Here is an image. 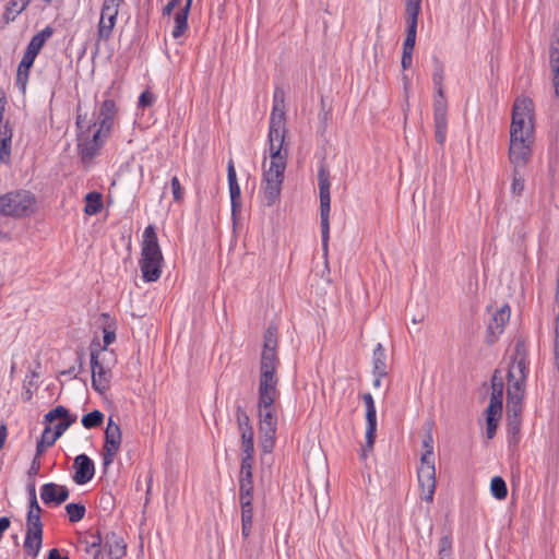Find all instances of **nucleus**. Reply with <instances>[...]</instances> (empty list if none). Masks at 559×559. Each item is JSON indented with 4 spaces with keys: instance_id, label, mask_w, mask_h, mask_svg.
Segmentation results:
<instances>
[{
    "instance_id": "f257e3e1",
    "label": "nucleus",
    "mask_w": 559,
    "mask_h": 559,
    "mask_svg": "<svg viewBox=\"0 0 559 559\" xmlns=\"http://www.w3.org/2000/svg\"><path fill=\"white\" fill-rule=\"evenodd\" d=\"M534 103L528 97H516L512 106L509 160L513 168L525 167L532 158L534 143Z\"/></svg>"
},
{
    "instance_id": "f03ea898",
    "label": "nucleus",
    "mask_w": 559,
    "mask_h": 559,
    "mask_svg": "<svg viewBox=\"0 0 559 559\" xmlns=\"http://www.w3.org/2000/svg\"><path fill=\"white\" fill-rule=\"evenodd\" d=\"M139 264L142 273V280L145 283H153L159 280L164 264V257L158 243L156 227L154 225H147L144 229Z\"/></svg>"
},
{
    "instance_id": "7ed1b4c3",
    "label": "nucleus",
    "mask_w": 559,
    "mask_h": 559,
    "mask_svg": "<svg viewBox=\"0 0 559 559\" xmlns=\"http://www.w3.org/2000/svg\"><path fill=\"white\" fill-rule=\"evenodd\" d=\"M286 115L285 110L278 109L275 106L272 109L269 123V142H270V166L267 169L285 170L287 164V150L283 151V145L286 136L285 128Z\"/></svg>"
},
{
    "instance_id": "20e7f679",
    "label": "nucleus",
    "mask_w": 559,
    "mask_h": 559,
    "mask_svg": "<svg viewBox=\"0 0 559 559\" xmlns=\"http://www.w3.org/2000/svg\"><path fill=\"white\" fill-rule=\"evenodd\" d=\"M277 347L278 328L275 323H271L263 334L259 381H280L277 377V368L280 366Z\"/></svg>"
},
{
    "instance_id": "39448f33",
    "label": "nucleus",
    "mask_w": 559,
    "mask_h": 559,
    "mask_svg": "<svg viewBox=\"0 0 559 559\" xmlns=\"http://www.w3.org/2000/svg\"><path fill=\"white\" fill-rule=\"evenodd\" d=\"M318 185L320 194V226H321V241L324 255L329 251L330 239V211H331V182L330 169L328 167L325 157L319 163L318 167Z\"/></svg>"
},
{
    "instance_id": "423d86ee",
    "label": "nucleus",
    "mask_w": 559,
    "mask_h": 559,
    "mask_svg": "<svg viewBox=\"0 0 559 559\" xmlns=\"http://www.w3.org/2000/svg\"><path fill=\"white\" fill-rule=\"evenodd\" d=\"M36 197L28 190H14L0 195V215L23 218L35 211Z\"/></svg>"
},
{
    "instance_id": "0eeeda50",
    "label": "nucleus",
    "mask_w": 559,
    "mask_h": 559,
    "mask_svg": "<svg viewBox=\"0 0 559 559\" xmlns=\"http://www.w3.org/2000/svg\"><path fill=\"white\" fill-rule=\"evenodd\" d=\"M278 381H259L258 416L259 427H277L275 401L280 396Z\"/></svg>"
},
{
    "instance_id": "6e6552de",
    "label": "nucleus",
    "mask_w": 559,
    "mask_h": 559,
    "mask_svg": "<svg viewBox=\"0 0 559 559\" xmlns=\"http://www.w3.org/2000/svg\"><path fill=\"white\" fill-rule=\"evenodd\" d=\"M109 135V133L97 128L91 133L90 130L76 132L78 155L84 168H90L94 159L100 155L102 148Z\"/></svg>"
},
{
    "instance_id": "1a4fd4ad",
    "label": "nucleus",
    "mask_w": 559,
    "mask_h": 559,
    "mask_svg": "<svg viewBox=\"0 0 559 559\" xmlns=\"http://www.w3.org/2000/svg\"><path fill=\"white\" fill-rule=\"evenodd\" d=\"M527 365L526 342L524 338H518L515 341L511 366L507 374L510 384H518L521 388H525L528 373Z\"/></svg>"
},
{
    "instance_id": "9d476101",
    "label": "nucleus",
    "mask_w": 559,
    "mask_h": 559,
    "mask_svg": "<svg viewBox=\"0 0 559 559\" xmlns=\"http://www.w3.org/2000/svg\"><path fill=\"white\" fill-rule=\"evenodd\" d=\"M122 442V431L118 423L109 416L107 426L104 431L103 445V471L107 472L108 467L114 463L115 456L120 450Z\"/></svg>"
},
{
    "instance_id": "9b49d317",
    "label": "nucleus",
    "mask_w": 559,
    "mask_h": 559,
    "mask_svg": "<svg viewBox=\"0 0 559 559\" xmlns=\"http://www.w3.org/2000/svg\"><path fill=\"white\" fill-rule=\"evenodd\" d=\"M448 100L443 88L435 91L433 96V122H435V138L441 146L447 139L448 130Z\"/></svg>"
},
{
    "instance_id": "f8f14e48",
    "label": "nucleus",
    "mask_w": 559,
    "mask_h": 559,
    "mask_svg": "<svg viewBox=\"0 0 559 559\" xmlns=\"http://www.w3.org/2000/svg\"><path fill=\"white\" fill-rule=\"evenodd\" d=\"M43 545V522L40 515L26 514V534L24 552L33 558L37 557Z\"/></svg>"
},
{
    "instance_id": "ddd939ff",
    "label": "nucleus",
    "mask_w": 559,
    "mask_h": 559,
    "mask_svg": "<svg viewBox=\"0 0 559 559\" xmlns=\"http://www.w3.org/2000/svg\"><path fill=\"white\" fill-rule=\"evenodd\" d=\"M285 170L264 169L262 174V189L265 205L272 206L281 195Z\"/></svg>"
},
{
    "instance_id": "4468645a",
    "label": "nucleus",
    "mask_w": 559,
    "mask_h": 559,
    "mask_svg": "<svg viewBox=\"0 0 559 559\" xmlns=\"http://www.w3.org/2000/svg\"><path fill=\"white\" fill-rule=\"evenodd\" d=\"M362 401L366 406V444L361 449V457L367 456V451L373 449L377 438V409L371 393H364Z\"/></svg>"
},
{
    "instance_id": "2eb2a0df",
    "label": "nucleus",
    "mask_w": 559,
    "mask_h": 559,
    "mask_svg": "<svg viewBox=\"0 0 559 559\" xmlns=\"http://www.w3.org/2000/svg\"><path fill=\"white\" fill-rule=\"evenodd\" d=\"M120 2L116 0H104L100 20L98 23L99 38L109 39L116 25Z\"/></svg>"
},
{
    "instance_id": "dca6fc26",
    "label": "nucleus",
    "mask_w": 559,
    "mask_h": 559,
    "mask_svg": "<svg viewBox=\"0 0 559 559\" xmlns=\"http://www.w3.org/2000/svg\"><path fill=\"white\" fill-rule=\"evenodd\" d=\"M510 306L506 304L492 314L486 331V343L488 345L491 346L499 340V336L504 331L506 324L510 320Z\"/></svg>"
},
{
    "instance_id": "f3484780",
    "label": "nucleus",
    "mask_w": 559,
    "mask_h": 559,
    "mask_svg": "<svg viewBox=\"0 0 559 559\" xmlns=\"http://www.w3.org/2000/svg\"><path fill=\"white\" fill-rule=\"evenodd\" d=\"M72 467L74 469L72 479L76 485H85L95 476V463L85 453L74 457Z\"/></svg>"
},
{
    "instance_id": "a211bd4d",
    "label": "nucleus",
    "mask_w": 559,
    "mask_h": 559,
    "mask_svg": "<svg viewBox=\"0 0 559 559\" xmlns=\"http://www.w3.org/2000/svg\"><path fill=\"white\" fill-rule=\"evenodd\" d=\"M253 464L240 463L239 472V502L240 506L252 504L253 501Z\"/></svg>"
},
{
    "instance_id": "6ab92c4d",
    "label": "nucleus",
    "mask_w": 559,
    "mask_h": 559,
    "mask_svg": "<svg viewBox=\"0 0 559 559\" xmlns=\"http://www.w3.org/2000/svg\"><path fill=\"white\" fill-rule=\"evenodd\" d=\"M90 366L92 371V388L97 393H105L110 386V380L112 377L111 370L105 368V366L96 359L95 356L90 357Z\"/></svg>"
},
{
    "instance_id": "aec40b11",
    "label": "nucleus",
    "mask_w": 559,
    "mask_h": 559,
    "mask_svg": "<svg viewBox=\"0 0 559 559\" xmlns=\"http://www.w3.org/2000/svg\"><path fill=\"white\" fill-rule=\"evenodd\" d=\"M103 538L100 532L87 531L79 537L78 549L91 555L93 559H105L103 554Z\"/></svg>"
},
{
    "instance_id": "412c9836",
    "label": "nucleus",
    "mask_w": 559,
    "mask_h": 559,
    "mask_svg": "<svg viewBox=\"0 0 559 559\" xmlns=\"http://www.w3.org/2000/svg\"><path fill=\"white\" fill-rule=\"evenodd\" d=\"M70 490L64 485L46 483L40 488V498L48 506H60L68 500Z\"/></svg>"
},
{
    "instance_id": "4be33fe9",
    "label": "nucleus",
    "mask_w": 559,
    "mask_h": 559,
    "mask_svg": "<svg viewBox=\"0 0 559 559\" xmlns=\"http://www.w3.org/2000/svg\"><path fill=\"white\" fill-rule=\"evenodd\" d=\"M490 382H491V394H490L489 405L485 409V413L502 414L504 383H503L502 378L499 376L498 369L495 370Z\"/></svg>"
},
{
    "instance_id": "5701e85b",
    "label": "nucleus",
    "mask_w": 559,
    "mask_h": 559,
    "mask_svg": "<svg viewBox=\"0 0 559 559\" xmlns=\"http://www.w3.org/2000/svg\"><path fill=\"white\" fill-rule=\"evenodd\" d=\"M116 115L117 107L115 100L105 99L99 107L96 120L93 121V126H98L97 129H102V131L110 134Z\"/></svg>"
},
{
    "instance_id": "b1692460",
    "label": "nucleus",
    "mask_w": 559,
    "mask_h": 559,
    "mask_svg": "<svg viewBox=\"0 0 559 559\" xmlns=\"http://www.w3.org/2000/svg\"><path fill=\"white\" fill-rule=\"evenodd\" d=\"M227 180L231 204V216L235 218L241 210V190L237 180V174L233 159H230L227 164Z\"/></svg>"
},
{
    "instance_id": "393cba45",
    "label": "nucleus",
    "mask_w": 559,
    "mask_h": 559,
    "mask_svg": "<svg viewBox=\"0 0 559 559\" xmlns=\"http://www.w3.org/2000/svg\"><path fill=\"white\" fill-rule=\"evenodd\" d=\"M103 549H105L110 559H121L127 554V545L121 536L115 532L106 533L103 538Z\"/></svg>"
},
{
    "instance_id": "a878e982",
    "label": "nucleus",
    "mask_w": 559,
    "mask_h": 559,
    "mask_svg": "<svg viewBox=\"0 0 559 559\" xmlns=\"http://www.w3.org/2000/svg\"><path fill=\"white\" fill-rule=\"evenodd\" d=\"M525 388L510 384L507 392V414L522 415Z\"/></svg>"
},
{
    "instance_id": "bb28decb",
    "label": "nucleus",
    "mask_w": 559,
    "mask_h": 559,
    "mask_svg": "<svg viewBox=\"0 0 559 559\" xmlns=\"http://www.w3.org/2000/svg\"><path fill=\"white\" fill-rule=\"evenodd\" d=\"M421 0H405L406 34L417 35Z\"/></svg>"
},
{
    "instance_id": "cd10ccee",
    "label": "nucleus",
    "mask_w": 559,
    "mask_h": 559,
    "mask_svg": "<svg viewBox=\"0 0 559 559\" xmlns=\"http://www.w3.org/2000/svg\"><path fill=\"white\" fill-rule=\"evenodd\" d=\"M549 63L552 71L555 96L559 98V37L550 44Z\"/></svg>"
},
{
    "instance_id": "c85d7f7f",
    "label": "nucleus",
    "mask_w": 559,
    "mask_h": 559,
    "mask_svg": "<svg viewBox=\"0 0 559 559\" xmlns=\"http://www.w3.org/2000/svg\"><path fill=\"white\" fill-rule=\"evenodd\" d=\"M522 415L507 414V431L509 447H516L520 442Z\"/></svg>"
},
{
    "instance_id": "c756f323",
    "label": "nucleus",
    "mask_w": 559,
    "mask_h": 559,
    "mask_svg": "<svg viewBox=\"0 0 559 559\" xmlns=\"http://www.w3.org/2000/svg\"><path fill=\"white\" fill-rule=\"evenodd\" d=\"M13 130L9 122L3 126V131L0 136V163L9 164L11 155Z\"/></svg>"
},
{
    "instance_id": "7c9ffc66",
    "label": "nucleus",
    "mask_w": 559,
    "mask_h": 559,
    "mask_svg": "<svg viewBox=\"0 0 559 559\" xmlns=\"http://www.w3.org/2000/svg\"><path fill=\"white\" fill-rule=\"evenodd\" d=\"M277 427H259L260 448L263 453H271L276 442Z\"/></svg>"
},
{
    "instance_id": "2f4dec72",
    "label": "nucleus",
    "mask_w": 559,
    "mask_h": 559,
    "mask_svg": "<svg viewBox=\"0 0 559 559\" xmlns=\"http://www.w3.org/2000/svg\"><path fill=\"white\" fill-rule=\"evenodd\" d=\"M53 32L55 29L50 25H47L31 38L26 49L39 55L46 41L53 35Z\"/></svg>"
},
{
    "instance_id": "473e14b6",
    "label": "nucleus",
    "mask_w": 559,
    "mask_h": 559,
    "mask_svg": "<svg viewBox=\"0 0 559 559\" xmlns=\"http://www.w3.org/2000/svg\"><path fill=\"white\" fill-rule=\"evenodd\" d=\"M84 202V213L90 216L98 214L104 207L103 195L97 191L86 193Z\"/></svg>"
},
{
    "instance_id": "72a5a7b5",
    "label": "nucleus",
    "mask_w": 559,
    "mask_h": 559,
    "mask_svg": "<svg viewBox=\"0 0 559 559\" xmlns=\"http://www.w3.org/2000/svg\"><path fill=\"white\" fill-rule=\"evenodd\" d=\"M416 45V35L406 34L403 41V52L401 59V66L403 70H407L412 67L413 62V51Z\"/></svg>"
},
{
    "instance_id": "f704fd0d",
    "label": "nucleus",
    "mask_w": 559,
    "mask_h": 559,
    "mask_svg": "<svg viewBox=\"0 0 559 559\" xmlns=\"http://www.w3.org/2000/svg\"><path fill=\"white\" fill-rule=\"evenodd\" d=\"M385 359H386L385 349L381 343H378L377 346L374 347L373 354H372V365H373L372 373L373 374H379V376L388 374Z\"/></svg>"
},
{
    "instance_id": "c9c22d12",
    "label": "nucleus",
    "mask_w": 559,
    "mask_h": 559,
    "mask_svg": "<svg viewBox=\"0 0 559 559\" xmlns=\"http://www.w3.org/2000/svg\"><path fill=\"white\" fill-rule=\"evenodd\" d=\"M453 555V538L452 532L443 531V535L440 538L438 559H452Z\"/></svg>"
},
{
    "instance_id": "e433bc0d",
    "label": "nucleus",
    "mask_w": 559,
    "mask_h": 559,
    "mask_svg": "<svg viewBox=\"0 0 559 559\" xmlns=\"http://www.w3.org/2000/svg\"><path fill=\"white\" fill-rule=\"evenodd\" d=\"M74 417H78V416L75 414H71L70 411L66 406L58 405V406L53 407L52 409H50L44 416V423L46 425L50 426V424L57 419H59V421H60V420H68L69 418H74Z\"/></svg>"
},
{
    "instance_id": "4c0bfd02",
    "label": "nucleus",
    "mask_w": 559,
    "mask_h": 559,
    "mask_svg": "<svg viewBox=\"0 0 559 559\" xmlns=\"http://www.w3.org/2000/svg\"><path fill=\"white\" fill-rule=\"evenodd\" d=\"M241 507V536L247 539L252 531L253 504Z\"/></svg>"
},
{
    "instance_id": "58836bf2",
    "label": "nucleus",
    "mask_w": 559,
    "mask_h": 559,
    "mask_svg": "<svg viewBox=\"0 0 559 559\" xmlns=\"http://www.w3.org/2000/svg\"><path fill=\"white\" fill-rule=\"evenodd\" d=\"M100 317L106 322V325L103 328V349H107L116 341V323L110 320L108 313H102Z\"/></svg>"
},
{
    "instance_id": "ea45409f",
    "label": "nucleus",
    "mask_w": 559,
    "mask_h": 559,
    "mask_svg": "<svg viewBox=\"0 0 559 559\" xmlns=\"http://www.w3.org/2000/svg\"><path fill=\"white\" fill-rule=\"evenodd\" d=\"M188 16H189V13L186 10H179L175 14V26H174V29L171 32V36L175 39L180 38L186 33V31L188 29V27H189V25H188Z\"/></svg>"
},
{
    "instance_id": "a19ab883",
    "label": "nucleus",
    "mask_w": 559,
    "mask_h": 559,
    "mask_svg": "<svg viewBox=\"0 0 559 559\" xmlns=\"http://www.w3.org/2000/svg\"><path fill=\"white\" fill-rule=\"evenodd\" d=\"M105 419L104 413L98 409H94L82 416L81 423L85 429H95L103 425Z\"/></svg>"
},
{
    "instance_id": "79ce46f5",
    "label": "nucleus",
    "mask_w": 559,
    "mask_h": 559,
    "mask_svg": "<svg viewBox=\"0 0 559 559\" xmlns=\"http://www.w3.org/2000/svg\"><path fill=\"white\" fill-rule=\"evenodd\" d=\"M32 68H33V66L24 64V63H19V66H17L15 84L23 95H25V93H26L27 83H28Z\"/></svg>"
},
{
    "instance_id": "37998d69",
    "label": "nucleus",
    "mask_w": 559,
    "mask_h": 559,
    "mask_svg": "<svg viewBox=\"0 0 559 559\" xmlns=\"http://www.w3.org/2000/svg\"><path fill=\"white\" fill-rule=\"evenodd\" d=\"M490 492L497 500H504L508 496L506 480L501 476H493L490 480Z\"/></svg>"
},
{
    "instance_id": "c03bdc74",
    "label": "nucleus",
    "mask_w": 559,
    "mask_h": 559,
    "mask_svg": "<svg viewBox=\"0 0 559 559\" xmlns=\"http://www.w3.org/2000/svg\"><path fill=\"white\" fill-rule=\"evenodd\" d=\"M66 511L71 523L80 522L86 513V508L81 502H70L66 506Z\"/></svg>"
},
{
    "instance_id": "a18cd8bd",
    "label": "nucleus",
    "mask_w": 559,
    "mask_h": 559,
    "mask_svg": "<svg viewBox=\"0 0 559 559\" xmlns=\"http://www.w3.org/2000/svg\"><path fill=\"white\" fill-rule=\"evenodd\" d=\"M417 477L419 485L436 484V467L435 465L419 466L417 471Z\"/></svg>"
},
{
    "instance_id": "49530a36",
    "label": "nucleus",
    "mask_w": 559,
    "mask_h": 559,
    "mask_svg": "<svg viewBox=\"0 0 559 559\" xmlns=\"http://www.w3.org/2000/svg\"><path fill=\"white\" fill-rule=\"evenodd\" d=\"M432 64H433V73H432V82L435 86V91H439V88H443V80H444V64L443 62L437 57H432Z\"/></svg>"
},
{
    "instance_id": "de8ad7c7",
    "label": "nucleus",
    "mask_w": 559,
    "mask_h": 559,
    "mask_svg": "<svg viewBox=\"0 0 559 559\" xmlns=\"http://www.w3.org/2000/svg\"><path fill=\"white\" fill-rule=\"evenodd\" d=\"M50 433L51 427L46 425L40 438L36 443V456H41L47 448L55 444L56 441H52V436H50Z\"/></svg>"
},
{
    "instance_id": "09e8293b",
    "label": "nucleus",
    "mask_w": 559,
    "mask_h": 559,
    "mask_svg": "<svg viewBox=\"0 0 559 559\" xmlns=\"http://www.w3.org/2000/svg\"><path fill=\"white\" fill-rule=\"evenodd\" d=\"M486 416V436L488 439H492L499 426V421L502 417V414H491L485 413Z\"/></svg>"
},
{
    "instance_id": "8fccbe9b",
    "label": "nucleus",
    "mask_w": 559,
    "mask_h": 559,
    "mask_svg": "<svg viewBox=\"0 0 559 559\" xmlns=\"http://www.w3.org/2000/svg\"><path fill=\"white\" fill-rule=\"evenodd\" d=\"M525 188V180L520 171V168H513L512 170V185L511 192L514 195H521Z\"/></svg>"
},
{
    "instance_id": "3c124183",
    "label": "nucleus",
    "mask_w": 559,
    "mask_h": 559,
    "mask_svg": "<svg viewBox=\"0 0 559 559\" xmlns=\"http://www.w3.org/2000/svg\"><path fill=\"white\" fill-rule=\"evenodd\" d=\"M241 462L253 464L254 460V440H241Z\"/></svg>"
},
{
    "instance_id": "603ef678",
    "label": "nucleus",
    "mask_w": 559,
    "mask_h": 559,
    "mask_svg": "<svg viewBox=\"0 0 559 559\" xmlns=\"http://www.w3.org/2000/svg\"><path fill=\"white\" fill-rule=\"evenodd\" d=\"M236 419L239 431L246 430L248 428H252L250 423V418L241 405L236 406Z\"/></svg>"
},
{
    "instance_id": "864d4df0",
    "label": "nucleus",
    "mask_w": 559,
    "mask_h": 559,
    "mask_svg": "<svg viewBox=\"0 0 559 559\" xmlns=\"http://www.w3.org/2000/svg\"><path fill=\"white\" fill-rule=\"evenodd\" d=\"M78 417L69 418L68 420H60L55 425L53 430L51 429L50 436H52V441H57L66 430L76 421Z\"/></svg>"
},
{
    "instance_id": "5fc2aeb1",
    "label": "nucleus",
    "mask_w": 559,
    "mask_h": 559,
    "mask_svg": "<svg viewBox=\"0 0 559 559\" xmlns=\"http://www.w3.org/2000/svg\"><path fill=\"white\" fill-rule=\"evenodd\" d=\"M75 127L76 132H84L85 130H90V133L93 131V128L97 126H93V122H86V115L81 112V106H78L76 117H75Z\"/></svg>"
},
{
    "instance_id": "6e6d98bb",
    "label": "nucleus",
    "mask_w": 559,
    "mask_h": 559,
    "mask_svg": "<svg viewBox=\"0 0 559 559\" xmlns=\"http://www.w3.org/2000/svg\"><path fill=\"white\" fill-rule=\"evenodd\" d=\"M34 378H38V373L34 370H31V379L25 380L23 385L24 391L22 393V399L24 402H28L33 397L32 386L37 388V383L33 381Z\"/></svg>"
},
{
    "instance_id": "4d7b16f0",
    "label": "nucleus",
    "mask_w": 559,
    "mask_h": 559,
    "mask_svg": "<svg viewBox=\"0 0 559 559\" xmlns=\"http://www.w3.org/2000/svg\"><path fill=\"white\" fill-rule=\"evenodd\" d=\"M156 100V96L150 91H143L139 96L138 107L140 109H145L154 105Z\"/></svg>"
},
{
    "instance_id": "13d9d810",
    "label": "nucleus",
    "mask_w": 559,
    "mask_h": 559,
    "mask_svg": "<svg viewBox=\"0 0 559 559\" xmlns=\"http://www.w3.org/2000/svg\"><path fill=\"white\" fill-rule=\"evenodd\" d=\"M116 504V498L111 492H104L99 497V507L107 512H111Z\"/></svg>"
},
{
    "instance_id": "bf43d9fd",
    "label": "nucleus",
    "mask_w": 559,
    "mask_h": 559,
    "mask_svg": "<svg viewBox=\"0 0 559 559\" xmlns=\"http://www.w3.org/2000/svg\"><path fill=\"white\" fill-rule=\"evenodd\" d=\"M174 200L180 202L183 199V189L177 176H174L170 180Z\"/></svg>"
},
{
    "instance_id": "052dcab7",
    "label": "nucleus",
    "mask_w": 559,
    "mask_h": 559,
    "mask_svg": "<svg viewBox=\"0 0 559 559\" xmlns=\"http://www.w3.org/2000/svg\"><path fill=\"white\" fill-rule=\"evenodd\" d=\"M32 0H10L7 4L9 10H13L15 14H21Z\"/></svg>"
},
{
    "instance_id": "680f3d73",
    "label": "nucleus",
    "mask_w": 559,
    "mask_h": 559,
    "mask_svg": "<svg viewBox=\"0 0 559 559\" xmlns=\"http://www.w3.org/2000/svg\"><path fill=\"white\" fill-rule=\"evenodd\" d=\"M419 486L423 491L421 499L428 503H431L433 501L436 484H432V486H429V485H419Z\"/></svg>"
},
{
    "instance_id": "e2e57ef3",
    "label": "nucleus",
    "mask_w": 559,
    "mask_h": 559,
    "mask_svg": "<svg viewBox=\"0 0 559 559\" xmlns=\"http://www.w3.org/2000/svg\"><path fill=\"white\" fill-rule=\"evenodd\" d=\"M40 469V456H34L27 471L28 479H35Z\"/></svg>"
},
{
    "instance_id": "0e129e2a",
    "label": "nucleus",
    "mask_w": 559,
    "mask_h": 559,
    "mask_svg": "<svg viewBox=\"0 0 559 559\" xmlns=\"http://www.w3.org/2000/svg\"><path fill=\"white\" fill-rule=\"evenodd\" d=\"M102 350H104V349H103V346L99 343L98 337H94L92 340L91 344H90V356L93 357V355H94L95 358L98 359L99 353Z\"/></svg>"
},
{
    "instance_id": "69168bd1",
    "label": "nucleus",
    "mask_w": 559,
    "mask_h": 559,
    "mask_svg": "<svg viewBox=\"0 0 559 559\" xmlns=\"http://www.w3.org/2000/svg\"><path fill=\"white\" fill-rule=\"evenodd\" d=\"M37 56H38V53L31 51L28 49H25L20 63L34 66V62H35V59Z\"/></svg>"
},
{
    "instance_id": "338daca9",
    "label": "nucleus",
    "mask_w": 559,
    "mask_h": 559,
    "mask_svg": "<svg viewBox=\"0 0 559 559\" xmlns=\"http://www.w3.org/2000/svg\"><path fill=\"white\" fill-rule=\"evenodd\" d=\"M435 465L433 452L426 450L420 456V466Z\"/></svg>"
},
{
    "instance_id": "774afa93",
    "label": "nucleus",
    "mask_w": 559,
    "mask_h": 559,
    "mask_svg": "<svg viewBox=\"0 0 559 559\" xmlns=\"http://www.w3.org/2000/svg\"><path fill=\"white\" fill-rule=\"evenodd\" d=\"M41 508L37 501V497H33V499H29V502H28V511H27V514H38L40 515L41 514Z\"/></svg>"
}]
</instances>
